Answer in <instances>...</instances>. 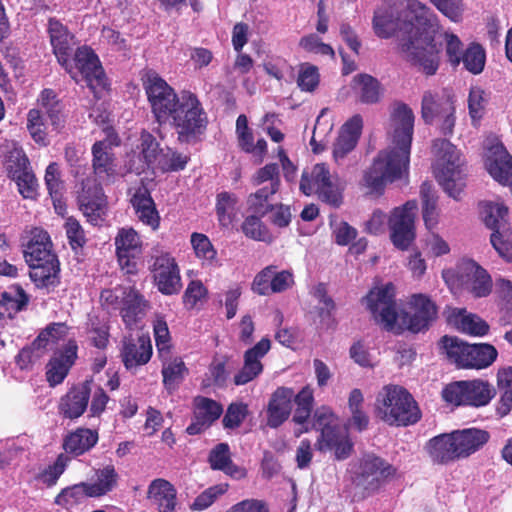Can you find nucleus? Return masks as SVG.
Segmentation results:
<instances>
[{
    "mask_svg": "<svg viewBox=\"0 0 512 512\" xmlns=\"http://www.w3.org/2000/svg\"><path fill=\"white\" fill-rule=\"evenodd\" d=\"M403 11L394 17L392 7L379 8L373 17V29L380 38L397 36L401 57L417 71L431 76L440 65L439 49L433 31L422 28L429 9L418 0H399Z\"/></svg>",
    "mask_w": 512,
    "mask_h": 512,
    "instance_id": "obj_1",
    "label": "nucleus"
},
{
    "mask_svg": "<svg viewBox=\"0 0 512 512\" xmlns=\"http://www.w3.org/2000/svg\"><path fill=\"white\" fill-rule=\"evenodd\" d=\"M413 129L412 109L403 103L395 104L390 117V144L378 154L363 176L362 183L370 193L380 192L386 182L401 178L407 171Z\"/></svg>",
    "mask_w": 512,
    "mask_h": 512,
    "instance_id": "obj_2",
    "label": "nucleus"
},
{
    "mask_svg": "<svg viewBox=\"0 0 512 512\" xmlns=\"http://www.w3.org/2000/svg\"><path fill=\"white\" fill-rule=\"evenodd\" d=\"M378 417L390 426H408L421 418L420 409L412 395L398 385H386L376 398Z\"/></svg>",
    "mask_w": 512,
    "mask_h": 512,
    "instance_id": "obj_3",
    "label": "nucleus"
},
{
    "mask_svg": "<svg viewBox=\"0 0 512 512\" xmlns=\"http://www.w3.org/2000/svg\"><path fill=\"white\" fill-rule=\"evenodd\" d=\"M432 152L439 184L450 197L458 200L465 186V159L456 146L444 139L433 142Z\"/></svg>",
    "mask_w": 512,
    "mask_h": 512,
    "instance_id": "obj_4",
    "label": "nucleus"
},
{
    "mask_svg": "<svg viewBox=\"0 0 512 512\" xmlns=\"http://www.w3.org/2000/svg\"><path fill=\"white\" fill-rule=\"evenodd\" d=\"M181 142H191L201 135L207 126V115L200 101L191 92L180 94V102L169 116Z\"/></svg>",
    "mask_w": 512,
    "mask_h": 512,
    "instance_id": "obj_5",
    "label": "nucleus"
},
{
    "mask_svg": "<svg viewBox=\"0 0 512 512\" xmlns=\"http://www.w3.org/2000/svg\"><path fill=\"white\" fill-rule=\"evenodd\" d=\"M313 427L321 431L316 443L320 451L334 450L337 460L349 457L353 445L346 431L337 427L336 418L329 408L321 407L315 411Z\"/></svg>",
    "mask_w": 512,
    "mask_h": 512,
    "instance_id": "obj_6",
    "label": "nucleus"
},
{
    "mask_svg": "<svg viewBox=\"0 0 512 512\" xmlns=\"http://www.w3.org/2000/svg\"><path fill=\"white\" fill-rule=\"evenodd\" d=\"M300 190L305 195L317 194L320 200L333 207L342 203L343 187L324 163L314 165L310 172H303Z\"/></svg>",
    "mask_w": 512,
    "mask_h": 512,
    "instance_id": "obj_7",
    "label": "nucleus"
},
{
    "mask_svg": "<svg viewBox=\"0 0 512 512\" xmlns=\"http://www.w3.org/2000/svg\"><path fill=\"white\" fill-rule=\"evenodd\" d=\"M442 277L449 285H454L456 278L459 285L476 298L488 296L493 286L488 272L471 259L461 260L457 265L456 272L443 271Z\"/></svg>",
    "mask_w": 512,
    "mask_h": 512,
    "instance_id": "obj_8",
    "label": "nucleus"
},
{
    "mask_svg": "<svg viewBox=\"0 0 512 512\" xmlns=\"http://www.w3.org/2000/svg\"><path fill=\"white\" fill-rule=\"evenodd\" d=\"M143 85L158 122L169 121V116L180 102L174 89L156 72L148 71L143 78Z\"/></svg>",
    "mask_w": 512,
    "mask_h": 512,
    "instance_id": "obj_9",
    "label": "nucleus"
},
{
    "mask_svg": "<svg viewBox=\"0 0 512 512\" xmlns=\"http://www.w3.org/2000/svg\"><path fill=\"white\" fill-rule=\"evenodd\" d=\"M252 180L254 185L259 186V189L249 195L247 204L253 213L264 216L273 210L274 205L271 203V198L280 187L278 165L274 163L265 165L255 173Z\"/></svg>",
    "mask_w": 512,
    "mask_h": 512,
    "instance_id": "obj_10",
    "label": "nucleus"
},
{
    "mask_svg": "<svg viewBox=\"0 0 512 512\" xmlns=\"http://www.w3.org/2000/svg\"><path fill=\"white\" fill-rule=\"evenodd\" d=\"M364 301L378 324L387 331L397 332L400 313L396 309L395 291L391 283L371 289Z\"/></svg>",
    "mask_w": 512,
    "mask_h": 512,
    "instance_id": "obj_11",
    "label": "nucleus"
},
{
    "mask_svg": "<svg viewBox=\"0 0 512 512\" xmlns=\"http://www.w3.org/2000/svg\"><path fill=\"white\" fill-rule=\"evenodd\" d=\"M493 396L494 388L482 380L454 382L447 385L442 391L444 401L455 406H485Z\"/></svg>",
    "mask_w": 512,
    "mask_h": 512,
    "instance_id": "obj_12",
    "label": "nucleus"
},
{
    "mask_svg": "<svg viewBox=\"0 0 512 512\" xmlns=\"http://www.w3.org/2000/svg\"><path fill=\"white\" fill-rule=\"evenodd\" d=\"M417 211V202L407 201L404 205L394 208L388 219L391 241L401 250L407 249L415 239Z\"/></svg>",
    "mask_w": 512,
    "mask_h": 512,
    "instance_id": "obj_13",
    "label": "nucleus"
},
{
    "mask_svg": "<svg viewBox=\"0 0 512 512\" xmlns=\"http://www.w3.org/2000/svg\"><path fill=\"white\" fill-rule=\"evenodd\" d=\"M413 313L402 311L399 315L397 332L407 329L418 333L427 329L436 320L438 309L436 304L426 295L416 294L409 302Z\"/></svg>",
    "mask_w": 512,
    "mask_h": 512,
    "instance_id": "obj_14",
    "label": "nucleus"
},
{
    "mask_svg": "<svg viewBox=\"0 0 512 512\" xmlns=\"http://www.w3.org/2000/svg\"><path fill=\"white\" fill-rule=\"evenodd\" d=\"M72 61L77 71L72 70L73 73L70 75L76 82L80 81L78 78V75H80L82 80H84L95 93L105 88L106 77L104 70L97 55L90 48L86 46L78 48ZM69 67L73 69L70 59Z\"/></svg>",
    "mask_w": 512,
    "mask_h": 512,
    "instance_id": "obj_15",
    "label": "nucleus"
},
{
    "mask_svg": "<svg viewBox=\"0 0 512 512\" xmlns=\"http://www.w3.org/2000/svg\"><path fill=\"white\" fill-rule=\"evenodd\" d=\"M155 285L164 295H173L181 290V277L175 259L168 253L156 256L152 265Z\"/></svg>",
    "mask_w": 512,
    "mask_h": 512,
    "instance_id": "obj_16",
    "label": "nucleus"
},
{
    "mask_svg": "<svg viewBox=\"0 0 512 512\" xmlns=\"http://www.w3.org/2000/svg\"><path fill=\"white\" fill-rule=\"evenodd\" d=\"M394 473L393 467L383 459L374 456H364L355 472V483L365 490H375L380 482Z\"/></svg>",
    "mask_w": 512,
    "mask_h": 512,
    "instance_id": "obj_17",
    "label": "nucleus"
},
{
    "mask_svg": "<svg viewBox=\"0 0 512 512\" xmlns=\"http://www.w3.org/2000/svg\"><path fill=\"white\" fill-rule=\"evenodd\" d=\"M78 204L87 220L97 225L104 214L105 197L96 179L87 178L82 181L81 190L78 192Z\"/></svg>",
    "mask_w": 512,
    "mask_h": 512,
    "instance_id": "obj_18",
    "label": "nucleus"
},
{
    "mask_svg": "<svg viewBox=\"0 0 512 512\" xmlns=\"http://www.w3.org/2000/svg\"><path fill=\"white\" fill-rule=\"evenodd\" d=\"M48 34L58 62L65 67L69 74H72V69L69 67V57L75 45L73 34L65 25L54 18L48 21Z\"/></svg>",
    "mask_w": 512,
    "mask_h": 512,
    "instance_id": "obj_19",
    "label": "nucleus"
},
{
    "mask_svg": "<svg viewBox=\"0 0 512 512\" xmlns=\"http://www.w3.org/2000/svg\"><path fill=\"white\" fill-rule=\"evenodd\" d=\"M92 168L97 180L113 182L117 176V164L112 147L107 141H97L92 146Z\"/></svg>",
    "mask_w": 512,
    "mask_h": 512,
    "instance_id": "obj_20",
    "label": "nucleus"
},
{
    "mask_svg": "<svg viewBox=\"0 0 512 512\" xmlns=\"http://www.w3.org/2000/svg\"><path fill=\"white\" fill-rule=\"evenodd\" d=\"M485 166L497 182L512 185V156L502 144L497 143L488 149Z\"/></svg>",
    "mask_w": 512,
    "mask_h": 512,
    "instance_id": "obj_21",
    "label": "nucleus"
},
{
    "mask_svg": "<svg viewBox=\"0 0 512 512\" xmlns=\"http://www.w3.org/2000/svg\"><path fill=\"white\" fill-rule=\"evenodd\" d=\"M270 340L262 338L255 346L244 353V365L234 376L236 385H244L255 379L263 371L261 359L270 350Z\"/></svg>",
    "mask_w": 512,
    "mask_h": 512,
    "instance_id": "obj_22",
    "label": "nucleus"
},
{
    "mask_svg": "<svg viewBox=\"0 0 512 512\" xmlns=\"http://www.w3.org/2000/svg\"><path fill=\"white\" fill-rule=\"evenodd\" d=\"M121 355L125 367L129 370L145 365L152 356L150 337L142 334L137 338H125Z\"/></svg>",
    "mask_w": 512,
    "mask_h": 512,
    "instance_id": "obj_23",
    "label": "nucleus"
},
{
    "mask_svg": "<svg viewBox=\"0 0 512 512\" xmlns=\"http://www.w3.org/2000/svg\"><path fill=\"white\" fill-rule=\"evenodd\" d=\"M116 253L120 266L126 268L127 273L135 268L134 258L141 249V241L137 232L132 228H122L115 238Z\"/></svg>",
    "mask_w": 512,
    "mask_h": 512,
    "instance_id": "obj_24",
    "label": "nucleus"
},
{
    "mask_svg": "<svg viewBox=\"0 0 512 512\" xmlns=\"http://www.w3.org/2000/svg\"><path fill=\"white\" fill-rule=\"evenodd\" d=\"M294 391L291 388H277L269 400L267 406V425L277 428L289 417L292 410Z\"/></svg>",
    "mask_w": 512,
    "mask_h": 512,
    "instance_id": "obj_25",
    "label": "nucleus"
},
{
    "mask_svg": "<svg viewBox=\"0 0 512 512\" xmlns=\"http://www.w3.org/2000/svg\"><path fill=\"white\" fill-rule=\"evenodd\" d=\"M91 385L92 382L87 380L73 387L61 398L59 411L65 418L75 419L86 411L92 391Z\"/></svg>",
    "mask_w": 512,
    "mask_h": 512,
    "instance_id": "obj_26",
    "label": "nucleus"
},
{
    "mask_svg": "<svg viewBox=\"0 0 512 512\" xmlns=\"http://www.w3.org/2000/svg\"><path fill=\"white\" fill-rule=\"evenodd\" d=\"M147 500L158 512H173L177 505V491L166 479L157 478L148 486Z\"/></svg>",
    "mask_w": 512,
    "mask_h": 512,
    "instance_id": "obj_27",
    "label": "nucleus"
},
{
    "mask_svg": "<svg viewBox=\"0 0 512 512\" xmlns=\"http://www.w3.org/2000/svg\"><path fill=\"white\" fill-rule=\"evenodd\" d=\"M194 404V421L186 429L187 433L190 435L200 433L222 414V407L212 399L196 397Z\"/></svg>",
    "mask_w": 512,
    "mask_h": 512,
    "instance_id": "obj_28",
    "label": "nucleus"
},
{
    "mask_svg": "<svg viewBox=\"0 0 512 512\" xmlns=\"http://www.w3.org/2000/svg\"><path fill=\"white\" fill-rule=\"evenodd\" d=\"M363 120L361 116L355 115L347 121L333 145V158L338 163L349 152H351L361 135Z\"/></svg>",
    "mask_w": 512,
    "mask_h": 512,
    "instance_id": "obj_29",
    "label": "nucleus"
},
{
    "mask_svg": "<svg viewBox=\"0 0 512 512\" xmlns=\"http://www.w3.org/2000/svg\"><path fill=\"white\" fill-rule=\"evenodd\" d=\"M24 257L28 265H34L37 261L53 260L55 254L51 251V241L46 231L40 228L31 230Z\"/></svg>",
    "mask_w": 512,
    "mask_h": 512,
    "instance_id": "obj_30",
    "label": "nucleus"
},
{
    "mask_svg": "<svg viewBox=\"0 0 512 512\" xmlns=\"http://www.w3.org/2000/svg\"><path fill=\"white\" fill-rule=\"evenodd\" d=\"M459 458H466L478 451L489 440V433L485 430L469 428L453 431Z\"/></svg>",
    "mask_w": 512,
    "mask_h": 512,
    "instance_id": "obj_31",
    "label": "nucleus"
},
{
    "mask_svg": "<svg viewBox=\"0 0 512 512\" xmlns=\"http://www.w3.org/2000/svg\"><path fill=\"white\" fill-rule=\"evenodd\" d=\"M426 449L430 458L435 463L445 464L459 459L453 432L441 434L430 439Z\"/></svg>",
    "mask_w": 512,
    "mask_h": 512,
    "instance_id": "obj_32",
    "label": "nucleus"
},
{
    "mask_svg": "<svg viewBox=\"0 0 512 512\" xmlns=\"http://www.w3.org/2000/svg\"><path fill=\"white\" fill-rule=\"evenodd\" d=\"M30 267V278L39 288L51 289L59 283V261L57 257L53 260L37 261Z\"/></svg>",
    "mask_w": 512,
    "mask_h": 512,
    "instance_id": "obj_33",
    "label": "nucleus"
},
{
    "mask_svg": "<svg viewBox=\"0 0 512 512\" xmlns=\"http://www.w3.org/2000/svg\"><path fill=\"white\" fill-rule=\"evenodd\" d=\"M447 321L466 334L483 336L488 332L489 326L485 321L474 314H467L466 310L453 308L447 313Z\"/></svg>",
    "mask_w": 512,
    "mask_h": 512,
    "instance_id": "obj_34",
    "label": "nucleus"
},
{
    "mask_svg": "<svg viewBox=\"0 0 512 512\" xmlns=\"http://www.w3.org/2000/svg\"><path fill=\"white\" fill-rule=\"evenodd\" d=\"M76 358V346L69 345L63 353L53 357L47 365L46 377L50 386L60 384Z\"/></svg>",
    "mask_w": 512,
    "mask_h": 512,
    "instance_id": "obj_35",
    "label": "nucleus"
},
{
    "mask_svg": "<svg viewBox=\"0 0 512 512\" xmlns=\"http://www.w3.org/2000/svg\"><path fill=\"white\" fill-rule=\"evenodd\" d=\"M159 358L162 362L163 384L167 390H174L188 374V368L181 357L174 356L171 352Z\"/></svg>",
    "mask_w": 512,
    "mask_h": 512,
    "instance_id": "obj_36",
    "label": "nucleus"
},
{
    "mask_svg": "<svg viewBox=\"0 0 512 512\" xmlns=\"http://www.w3.org/2000/svg\"><path fill=\"white\" fill-rule=\"evenodd\" d=\"M209 463L212 469L221 470L233 478L241 479L246 476L245 469L233 464L230 456V448L226 443H219L211 450Z\"/></svg>",
    "mask_w": 512,
    "mask_h": 512,
    "instance_id": "obj_37",
    "label": "nucleus"
},
{
    "mask_svg": "<svg viewBox=\"0 0 512 512\" xmlns=\"http://www.w3.org/2000/svg\"><path fill=\"white\" fill-rule=\"evenodd\" d=\"M497 354V350L490 344H469L462 368H487L496 360Z\"/></svg>",
    "mask_w": 512,
    "mask_h": 512,
    "instance_id": "obj_38",
    "label": "nucleus"
},
{
    "mask_svg": "<svg viewBox=\"0 0 512 512\" xmlns=\"http://www.w3.org/2000/svg\"><path fill=\"white\" fill-rule=\"evenodd\" d=\"M482 219L486 227L491 229L492 233L505 232L508 226V209L502 203H485L481 211Z\"/></svg>",
    "mask_w": 512,
    "mask_h": 512,
    "instance_id": "obj_39",
    "label": "nucleus"
},
{
    "mask_svg": "<svg viewBox=\"0 0 512 512\" xmlns=\"http://www.w3.org/2000/svg\"><path fill=\"white\" fill-rule=\"evenodd\" d=\"M420 196L422 199V217L426 228L431 231L439 223L437 197L431 183L424 182L421 185Z\"/></svg>",
    "mask_w": 512,
    "mask_h": 512,
    "instance_id": "obj_40",
    "label": "nucleus"
},
{
    "mask_svg": "<svg viewBox=\"0 0 512 512\" xmlns=\"http://www.w3.org/2000/svg\"><path fill=\"white\" fill-rule=\"evenodd\" d=\"M98 441V433L91 429L81 428L68 435L64 442L67 452L81 455L91 449Z\"/></svg>",
    "mask_w": 512,
    "mask_h": 512,
    "instance_id": "obj_41",
    "label": "nucleus"
},
{
    "mask_svg": "<svg viewBox=\"0 0 512 512\" xmlns=\"http://www.w3.org/2000/svg\"><path fill=\"white\" fill-rule=\"evenodd\" d=\"M439 347L448 360L455 363L457 367L462 368L469 344L457 337L445 335L440 339Z\"/></svg>",
    "mask_w": 512,
    "mask_h": 512,
    "instance_id": "obj_42",
    "label": "nucleus"
},
{
    "mask_svg": "<svg viewBox=\"0 0 512 512\" xmlns=\"http://www.w3.org/2000/svg\"><path fill=\"white\" fill-rule=\"evenodd\" d=\"M44 336H38L31 345L20 350L15 358L17 366L21 370H29L39 361L47 352L43 346Z\"/></svg>",
    "mask_w": 512,
    "mask_h": 512,
    "instance_id": "obj_43",
    "label": "nucleus"
},
{
    "mask_svg": "<svg viewBox=\"0 0 512 512\" xmlns=\"http://www.w3.org/2000/svg\"><path fill=\"white\" fill-rule=\"evenodd\" d=\"M145 306L146 304L143 298L136 291L130 290L124 298L123 307L121 309L124 322L128 326L135 324L143 315Z\"/></svg>",
    "mask_w": 512,
    "mask_h": 512,
    "instance_id": "obj_44",
    "label": "nucleus"
},
{
    "mask_svg": "<svg viewBox=\"0 0 512 512\" xmlns=\"http://www.w3.org/2000/svg\"><path fill=\"white\" fill-rule=\"evenodd\" d=\"M27 303L28 297L19 286L12 287L1 294L0 308H3L5 315L9 317L24 309Z\"/></svg>",
    "mask_w": 512,
    "mask_h": 512,
    "instance_id": "obj_45",
    "label": "nucleus"
},
{
    "mask_svg": "<svg viewBox=\"0 0 512 512\" xmlns=\"http://www.w3.org/2000/svg\"><path fill=\"white\" fill-rule=\"evenodd\" d=\"M97 481L89 484L90 494L99 497L110 492L117 484L118 474L113 465H107L96 472Z\"/></svg>",
    "mask_w": 512,
    "mask_h": 512,
    "instance_id": "obj_46",
    "label": "nucleus"
},
{
    "mask_svg": "<svg viewBox=\"0 0 512 512\" xmlns=\"http://www.w3.org/2000/svg\"><path fill=\"white\" fill-rule=\"evenodd\" d=\"M463 63L465 69L474 75L480 74L485 67L486 52L482 45L472 42L463 53Z\"/></svg>",
    "mask_w": 512,
    "mask_h": 512,
    "instance_id": "obj_47",
    "label": "nucleus"
},
{
    "mask_svg": "<svg viewBox=\"0 0 512 512\" xmlns=\"http://www.w3.org/2000/svg\"><path fill=\"white\" fill-rule=\"evenodd\" d=\"M90 494L88 483H79L63 489L55 498V503L63 507H71L83 502Z\"/></svg>",
    "mask_w": 512,
    "mask_h": 512,
    "instance_id": "obj_48",
    "label": "nucleus"
},
{
    "mask_svg": "<svg viewBox=\"0 0 512 512\" xmlns=\"http://www.w3.org/2000/svg\"><path fill=\"white\" fill-rule=\"evenodd\" d=\"M353 82L362 102L375 103L379 100V83L375 78L367 74H362L355 76Z\"/></svg>",
    "mask_w": 512,
    "mask_h": 512,
    "instance_id": "obj_49",
    "label": "nucleus"
},
{
    "mask_svg": "<svg viewBox=\"0 0 512 512\" xmlns=\"http://www.w3.org/2000/svg\"><path fill=\"white\" fill-rule=\"evenodd\" d=\"M140 140L141 155L146 166L158 167L160 158L163 156L165 149L161 148L155 137L148 132H143Z\"/></svg>",
    "mask_w": 512,
    "mask_h": 512,
    "instance_id": "obj_50",
    "label": "nucleus"
},
{
    "mask_svg": "<svg viewBox=\"0 0 512 512\" xmlns=\"http://www.w3.org/2000/svg\"><path fill=\"white\" fill-rule=\"evenodd\" d=\"M44 111L31 109L27 115V128L35 142L46 145L47 124Z\"/></svg>",
    "mask_w": 512,
    "mask_h": 512,
    "instance_id": "obj_51",
    "label": "nucleus"
},
{
    "mask_svg": "<svg viewBox=\"0 0 512 512\" xmlns=\"http://www.w3.org/2000/svg\"><path fill=\"white\" fill-rule=\"evenodd\" d=\"M297 408L293 415V421L296 424L303 425L309 419L312 405L313 392L310 388L304 387L296 396L294 395Z\"/></svg>",
    "mask_w": 512,
    "mask_h": 512,
    "instance_id": "obj_52",
    "label": "nucleus"
},
{
    "mask_svg": "<svg viewBox=\"0 0 512 512\" xmlns=\"http://www.w3.org/2000/svg\"><path fill=\"white\" fill-rule=\"evenodd\" d=\"M237 198L228 192H222L217 196L216 213L222 226L232 223Z\"/></svg>",
    "mask_w": 512,
    "mask_h": 512,
    "instance_id": "obj_53",
    "label": "nucleus"
},
{
    "mask_svg": "<svg viewBox=\"0 0 512 512\" xmlns=\"http://www.w3.org/2000/svg\"><path fill=\"white\" fill-rule=\"evenodd\" d=\"M191 244L196 256L199 259L209 264H212L216 259V250L206 235L201 233H193L191 235Z\"/></svg>",
    "mask_w": 512,
    "mask_h": 512,
    "instance_id": "obj_54",
    "label": "nucleus"
},
{
    "mask_svg": "<svg viewBox=\"0 0 512 512\" xmlns=\"http://www.w3.org/2000/svg\"><path fill=\"white\" fill-rule=\"evenodd\" d=\"M242 231L247 236L258 241H270L271 236L259 215L248 216L243 224Z\"/></svg>",
    "mask_w": 512,
    "mask_h": 512,
    "instance_id": "obj_55",
    "label": "nucleus"
},
{
    "mask_svg": "<svg viewBox=\"0 0 512 512\" xmlns=\"http://www.w3.org/2000/svg\"><path fill=\"white\" fill-rule=\"evenodd\" d=\"M299 46L309 53L330 56L331 58H334L335 56L333 48L329 44L322 42L315 34H309L302 37L299 41Z\"/></svg>",
    "mask_w": 512,
    "mask_h": 512,
    "instance_id": "obj_56",
    "label": "nucleus"
},
{
    "mask_svg": "<svg viewBox=\"0 0 512 512\" xmlns=\"http://www.w3.org/2000/svg\"><path fill=\"white\" fill-rule=\"evenodd\" d=\"M444 40L448 61L452 66L457 67L463 59L462 55L465 51L463 50V43L457 35L448 32L444 34Z\"/></svg>",
    "mask_w": 512,
    "mask_h": 512,
    "instance_id": "obj_57",
    "label": "nucleus"
},
{
    "mask_svg": "<svg viewBox=\"0 0 512 512\" xmlns=\"http://www.w3.org/2000/svg\"><path fill=\"white\" fill-rule=\"evenodd\" d=\"M445 103L449 102H438L436 99V95H434L430 91L425 92L422 98L421 106L422 118L425 121V123L430 124L436 117H440L441 106L444 105Z\"/></svg>",
    "mask_w": 512,
    "mask_h": 512,
    "instance_id": "obj_58",
    "label": "nucleus"
},
{
    "mask_svg": "<svg viewBox=\"0 0 512 512\" xmlns=\"http://www.w3.org/2000/svg\"><path fill=\"white\" fill-rule=\"evenodd\" d=\"M236 135L239 147L245 152L254 150V138L252 131L248 127V119L246 115L241 114L236 120Z\"/></svg>",
    "mask_w": 512,
    "mask_h": 512,
    "instance_id": "obj_59",
    "label": "nucleus"
},
{
    "mask_svg": "<svg viewBox=\"0 0 512 512\" xmlns=\"http://www.w3.org/2000/svg\"><path fill=\"white\" fill-rule=\"evenodd\" d=\"M11 178L16 181L19 192L23 197H33L35 193L36 179L30 170H12Z\"/></svg>",
    "mask_w": 512,
    "mask_h": 512,
    "instance_id": "obj_60",
    "label": "nucleus"
},
{
    "mask_svg": "<svg viewBox=\"0 0 512 512\" xmlns=\"http://www.w3.org/2000/svg\"><path fill=\"white\" fill-rule=\"evenodd\" d=\"M437 9L453 22H460L465 10L463 0H431Z\"/></svg>",
    "mask_w": 512,
    "mask_h": 512,
    "instance_id": "obj_61",
    "label": "nucleus"
},
{
    "mask_svg": "<svg viewBox=\"0 0 512 512\" xmlns=\"http://www.w3.org/2000/svg\"><path fill=\"white\" fill-rule=\"evenodd\" d=\"M64 228L72 249L82 248L86 243L85 233L80 223L73 217H68Z\"/></svg>",
    "mask_w": 512,
    "mask_h": 512,
    "instance_id": "obj_62",
    "label": "nucleus"
},
{
    "mask_svg": "<svg viewBox=\"0 0 512 512\" xmlns=\"http://www.w3.org/2000/svg\"><path fill=\"white\" fill-rule=\"evenodd\" d=\"M188 157L181 153L172 151L166 147L163 156L160 158V163L157 168L163 171H177L182 170L187 164Z\"/></svg>",
    "mask_w": 512,
    "mask_h": 512,
    "instance_id": "obj_63",
    "label": "nucleus"
},
{
    "mask_svg": "<svg viewBox=\"0 0 512 512\" xmlns=\"http://www.w3.org/2000/svg\"><path fill=\"white\" fill-rule=\"evenodd\" d=\"M490 241L502 258L512 262V240L510 239L509 228L505 232L492 233Z\"/></svg>",
    "mask_w": 512,
    "mask_h": 512,
    "instance_id": "obj_64",
    "label": "nucleus"
}]
</instances>
